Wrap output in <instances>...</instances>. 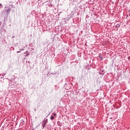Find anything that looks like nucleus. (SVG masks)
<instances>
[{"label": "nucleus", "mask_w": 130, "mask_h": 130, "mask_svg": "<svg viewBox=\"0 0 130 130\" xmlns=\"http://www.w3.org/2000/svg\"><path fill=\"white\" fill-rule=\"evenodd\" d=\"M47 122V120L46 121H44L42 125V126L43 127V129L44 128V127H45V126H46V122Z\"/></svg>", "instance_id": "nucleus-1"}, {"label": "nucleus", "mask_w": 130, "mask_h": 130, "mask_svg": "<svg viewBox=\"0 0 130 130\" xmlns=\"http://www.w3.org/2000/svg\"><path fill=\"white\" fill-rule=\"evenodd\" d=\"M24 54H25V56L27 57V56H29V54H30V52L28 51H26L24 53Z\"/></svg>", "instance_id": "nucleus-2"}, {"label": "nucleus", "mask_w": 130, "mask_h": 130, "mask_svg": "<svg viewBox=\"0 0 130 130\" xmlns=\"http://www.w3.org/2000/svg\"><path fill=\"white\" fill-rule=\"evenodd\" d=\"M57 123L59 125V126H61L62 124H61V123L59 121H58Z\"/></svg>", "instance_id": "nucleus-3"}, {"label": "nucleus", "mask_w": 130, "mask_h": 130, "mask_svg": "<svg viewBox=\"0 0 130 130\" xmlns=\"http://www.w3.org/2000/svg\"><path fill=\"white\" fill-rule=\"evenodd\" d=\"M24 122H25V121H24V120H22L20 123V125H23V124H24Z\"/></svg>", "instance_id": "nucleus-4"}, {"label": "nucleus", "mask_w": 130, "mask_h": 130, "mask_svg": "<svg viewBox=\"0 0 130 130\" xmlns=\"http://www.w3.org/2000/svg\"><path fill=\"white\" fill-rule=\"evenodd\" d=\"M7 14H10V13L11 12V10H10V8H9L7 10Z\"/></svg>", "instance_id": "nucleus-5"}, {"label": "nucleus", "mask_w": 130, "mask_h": 130, "mask_svg": "<svg viewBox=\"0 0 130 130\" xmlns=\"http://www.w3.org/2000/svg\"><path fill=\"white\" fill-rule=\"evenodd\" d=\"M6 75H7V72H6L5 73H3L2 74V77L1 78H3L4 77H5V76H6Z\"/></svg>", "instance_id": "nucleus-6"}, {"label": "nucleus", "mask_w": 130, "mask_h": 130, "mask_svg": "<svg viewBox=\"0 0 130 130\" xmlns=\"http://www.w3.org/2000/svg\"><path fill=\"white\" fill-rule=\"evenodd\" d=\"M119 27H120V24H117L116 25V28H119Z\"/></svg>", "instance_id": "nucleus-7"}, {"label": "nucleus", "mask_w": 130, "mask_h": 130, "mask_svg": "<svg viewBox=\"0 0 130 130\" xmlns=\"http://www.w3.org/2000/svg\"><path fill=\"white\" fill-rule=\"evenodd\" d=\"M101 54H100V55L99 56V57H100V58H101V60H103V57L101 56Z\"/></svg>", "instance_id": "nucleus-8"}, {"label": "nucleus", "mask_w": 130, "mask_h": 130, "mask_svg": "<svg viewBox=\"0 0 130 130\" xmlns=\"http://www.w3.org/2000/svg\"><path fill=\"white\" fill-rule=\"evenodd\" d=\"M53 119H54V117L51 116L50 120H53Z\"/></svg>", "instance_id": "nucleus-9"}, {"label": "nucleus", "mask_w": 130, "mask_h": 130, "mask_svg": "<svg viewBox=\"0 0 130 130\" xmlns=\"http://www.w3.org/2000/svg\"><path fill=\"white\" fill-rule=\"evenodd\" d=\"M20 52H21V51H18L16 52V53H20Z\"/></svg>", "instance_id": "nucleus-10"}, {"label": "nucleus", "mask_w": 130, "mask_h": 130, "mask_svg": "<svg viewBox=\"0 0 130 130\" xmlns=\"http://www.w3.org/2000/svg\"><path fill=\"white\" fill-rule=\"evenodd\" d=\"M56 115H56V113H54V114H53V116H56Z\"/></svg>", "instance_id": "nucleus-11"}, {"label": "nucleus", "mask_w": 130, "mask_h": 130, "mask_svg": "<svg viewBox=\"0 0 130 130\" xmlns=\"http://www.w3.org/2000/svg\"><path fill=\"white\" fill-rule=\"evenodd\" d=\"M19 50H24V49H20Z\"/></svg>", "instance_id": "nucleus-12"}, {"label": "nucleus", "mask_w": 130, "mask_h": 130, "mask_svg": "<svg viewBox=\"0 0 130 130\" xmlns=\"http://www.w3.org/2000/svg\"><path fill=\"white\" fill-rule=\"evenodd\" d=\"M31 51H32V50H34V49H33V48H31V50H30Z\"/></svg>", "instance_id": "nucleus-13"}, {"label": "nucleus", "mask_w": 130, "mask_h": 130, "mask_svg": "<svg viewBox=\"0 0 130 130\" xmlns=\"http://www.w3.org/2000/svg\"><path fill=\"white\" fill-rule=\"evenodd\" d=\"M0 6H1V7H2V4H1V3H0Z\"/></svg>", "instance_id": "nucleus-14"}]
</instances>
